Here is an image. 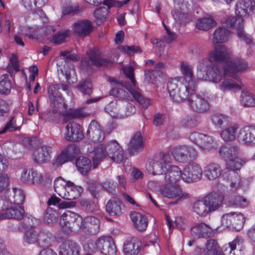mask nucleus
<instances>
[{
    "label": "nucleus",
    "instance_id": "obj_1",
    "mask_svg": "<svg viewBox=\"0 0 255 255\" xmlns=\"http://www.w3.org/2000/svg\"><path fill=\"white\" fill-rule=\"evenodd\" d=\"M242 62L246 61L240 58H233L231 50L225 45H216L208 53L207 58L202 59L198 62L196 77L198 79L218 82L222 78L221 69L213 63H224V66H227Z\"/></svg>",
    "mask_w": 255,
    "mask_h": 255
},
{
    "label": "nucleus",
    "instance_id": "obj_2",
    "mask_svg": "<svg viewBox=\"0 0 255 255\" xmlns=\"http://www.w3.org/2000/svg\"><path fill=\"white\" fill-rule=\"evenodd\" d=\"M255 9V4L252 0H239L236 4V17H230L225 22L227 26L236 29L238 37L247 44H252L253 39L244 31L243 17L250 14Z\"/></svg>",
    "mask_w": 255,
    "mask_h": 255
},
{
    "label": "nucleus",
    "instance_id": "obj_3",
    "mask_svg": "<svg viewBox=\"0 0 255 255\" xmlns=\"http://www.w3.org/2000/svg\"><path fill=\"white\" fill-rule=\"evenodd\" d=\"M248 68V64L246 62L241 63H234L233 65L224 66V71L221 70L222 75V79L218 82L219 88L225 92L242 88V83L240 78L236 77L235 74L242 73Z\"/></svg>",
    "mask_w": 255,
    "mask_h": 255
},
{
    "label": "nucleus",
    "instance_id": "obj_4",
    "mask_svg": "<svg viewBox=\"0 0 255 255\" xmlns=\"http://www.w3.org/2000/svg\"><path fill=\"white\" fill-rule=\"evenodd\" d=\"M180 177L178 166H172L170 167L164 175L165 183L159 186L158 192L165 198L178 199L182 198L184 194L178 184Z\"/></svg>",
    "mask_w": 255,
    "mask_h": 255
},
{
    "label": "nucleus",
    "instance_id": "obj_5",
    "mask_svg": "<svg viewBox=\"0 0 255 255\" xmlns=\"http://www.w3.org/2000/svg\"><path fill=\"white\" fill-rule=\"evenodd\" d=\"M93 167L96 168L101 160L107 156L117 163H121L124 160V151L118 142L112 140L106 144H100L93 151Z\"/></svg>",
    "mask_w": 255,
    "mask_h": 255
},
{
    "label": "nucleus",
    "instance_id": "obj_6",
    "mask_svg": "<svg viewBox=\"0 0 255 255\" xmlns=\"http://www.w3.org/2000/svg\"><path fill=\"white\" fill-rule=\"evenodd\" d=\"M184 78L175 77L169 80L167 90L170 99L174 102H183L189 96L190 92L196 89V86H191L184 81Z\"/></svg>",
    "mask_w": 255,
    "mask_h": 255
},
{
    "label": "nucleus",
    "instance_id": "obj_7",
    "mask_svg": "<svg viewBox=\"0 0 255 255\" xmlns=\"http://www.w3.org/2000/svg\"><path fill=\"white\" fill-rule=\"evenodd\" d=\"M171 158L169 154L160 153L156 156L148 159L146 164V169L148 173L155 176L165 174L169 168L173 165H170Z\"/></svg>",
    "mask_w": 255,
    "mask_h": 255
},
{
    "label": "nucleus",
    "instance_id": "obj_8",
    "mask_svg": "<svg viewBox=\"0 0 255 255\" xmlns=\"http://www.w3.org/2000/svg\"><path fill=\"white\" fill-rule=\"evenodd\" d=\"M124 73L130 80L131 85L128 83L125 84L124 87L127 89L135 101L141 105L144 108H147L151 104V101L142 97L139 92V89L136 85L133 76L134 68L132 66H128L123 68Z\"/></svg>",
    "mask_w": 255,
    "mask_h": 255
},
{
    "label": "nucleus",
    "instance_id": "obj_9",
    "mask_svg": "<svg viewBox=\"0 0 255 255\" xmlns=\"http://www.w3.org/2000/svg\"><path fill=\"white\" fill-rule=\"evenodd\" d=\"M188 139L200 150L205 152L212 151L217 147V142L214 138L208 134L193 132L189 134Z\"/></svg>",
    "mask_w": 255,
    "mask_h": 255
},
{
    "label": "nucleus",
    "instance_id": "obj_10",
    "mask_svg": "<svg viewBox=\"0 0 255 255\" xmlns=\"http://www.w3.org/2000/svg\"><path fill=\"white\" fill-rule=\"evenodd\" d=\"M171 154L177 161L184 163L195 159L198 155L196 149L191 145H178L172 149Z\"/></svg>",
    "mask_w": 255,
    "mask_h": 255
},
{
    "label": "nucleus",
    "instance_id": "obj_11",
    "mask_svg": "<svg viewBox=\"0 0 255 255\" xmlns=\"http://www.w3.org/2000/svg\"><path fill=\"white\" fill-rule=\"evenodd\" d=\"M180 171V180L185 182L191 183L197 181L202 178L203 171L200 165L196 162L188 164L183 171L179 167Z\"/></svg>",
    "mask_w": 255,
    "mask_h": 255
},
{
    "label": "nucleus",
    "instance_id": "obj_12",
    "mask_svg": "<svg viewBox=\"0 0 255 255\" xmlns=\"http://www.w3.org/2000/svg\"><path fill=\"white\" fill-rule=\"evenodd\" d=\"M196 89L190 92L187 98L188 105L194 111L203 112L209 108L208 97L205 94L200 95L195 93Z\"/></svg>",
    "mask_w": 255,
    "mask_h": 255
},
{
    "label": "nucleus",
    "instance_id": "obj_13",
    "mask_svg": "<svg viewBox=\"0 0 255 255\" xmlns=\"http://www.w3.org/2000/svg\"><path fill=\"white\" fill-rule=\"evenodd\" d=\"M83 191V189L82 187L76 186L70 181L66 182L65 200L67 201H65V209L74 207L76 202L72 200L78 198Z\"/></svg>",
    "mask_w": 255,
    "mask_h": 255
},
{
    "label": "nucleus",
    "instance_id": "obj_14",
    "mask_svg": "<svg viewBox=\"0 0 255 255\" xmlns=\"http://www.w3.org/2000/svg\"><path fill=\"white\" fill-rule=\"evenodd\" d=\"M245 218L240 213L231 212L223 215L222 222L226 227L232 226L236 230H240L244 224Z\"/></svg>",
    "mask_w": 255,
    "mask_h": 255
},
{
    "label": "nucleus",
    "instance_id": "obj_15",
    "mask_svg": "<svg viewBox=\"0 0 255 255\" xmlns=\"http://www.w3.org/2000/svg\"><path fill=\"white\" fill-rule=\"evenodd\" d=\"M115 61V59L107 60L103 59L101 56L97 53H94L90 51L87 53V57H84L82 60V64L83 66H89L90 67H92L94 65L97 67L101 66H108Z\"/></svg>",
    "mask_w": 255,
    "mask_h": 255
},
{
    "label": "nucleus",
    "instance_id": "obj_16",
    "mask_svg": "<svg viewBox=\"0 0 255 255\" xmlns=\"http://www.w3.org/2000/svg\"><path fill=\"white\" fill-rule=\"evenodd\" d=\"M48 239L47 233L43 231H37L32 228L26 230L23 237L24 241L28 244H34L38 242L45 243L47 242Z\"/></svg>",
    "mask_w": 255,
    "mask_h": 255
},
{
    "label": "nucleus",
    "instance_id": "obj_17",
    "mask_svg": "<svg viewBox=\"0 0 255 255\" xmlns=\"http://www.w3.org/2000/svg\"><path fill=\"white\" fill-rule=\"evenodd\" d=\"M60 90H64V84H52L48 88V95L51 106L64 104V99Z\"/></svg>",
    "mask_w": 255,
    "mask_h": 255
},
{
    "label": "nucleus",
    "instance_id": "obj_18",
    "mask_svg": "<svg viewBox=\"0 0 255 255\" xmlns=\"http://www.w3.org/2000/svg\"><path fill=\"white\" fill-rule=\"evenodd\" d=\"M20 181L27 184H40L43 180L42 175L32 169H24L20 175Z\"/></svg>",
    "mask_w": 255,
    "mask_h": 255
},
{
    "label": "nucleus",
    "instance_id": "obj_19",
    "mask_svg": "<svg viewBox=\"0 0 255 255\" xmlns=\"http://www.w3.org/2000/svg\"><path fill=\"white\" fill-rule=\"evenodd\" d=\"M240 128L239 124H231L223 129L220 133V137L225 141L239 140Z\"/></svg>",
    "mask_w": 255,
    "mask_h": 255
},
{
    "label": "nucleus",
    "instance_id": "obj_20",
    "mask_svg": "<svg viewBox=\"0 0 255 255\" xmlns=\"http://www.w3.org/2000/svg\"><path fill=\"white\" fill-rule=\"evenodd\" d=\"M74 33L81 37L89 35L93 30V26L91 21L84 19L78 21L73 25Z\"/></svg>",
    "mask_w": 255,
    "mask_h": 255
},
{
    "label": "nucleus",
    "instance_id": "obj_21",
    "mask_svg": "<svg viewBox=\"0 0 255 255\" xmlns=\"http://www.w3.org/2000/svg\"><path fill=\"white\" fill-rule=\"evenodd\" d=\"M65 135V138L74 142L81 139L83 136L80 126L74 123H70L66 126Z\"/></svg>",
    "mask_w": 255,
    "mask_h": 255
},
{
    "label": "nucleus",
    "instance_id": "obj_22",
    "mask_svg": "<svg viewBox=\"0 0 255 255\" xmlns=\"http://www.w3.org/2000/svg\"><path fill=\"white\" fill-rule=\"evenodd\" d=\"M87 135L89 139L93 142L102 141L105 137L104 132L95 121L91 122L87 131Z\"/></svg>",
    "mask_w": 255,
    "mask_h": 255
},
{
    "label": "nucleus",
    "instance_id": "obj_23",
    "mask_svg": "<svg viewBox=\"0 0 255 255\" xmlns=\"http://www.w3.org/2000/svg\"><path fill=\"white\" fill-rule=\"evenodd\" d=\"M108 80L111 85L114 86L110 92L111 95L124 100H135L132 95H131V96H129L126 91L120 88L123 87L122 83L116 81L113 78H109Z\"/></svg>",
    "mask_w": 255,
    "mask_h": 255
},
{
    "label": "nucleus",
    "instance_id": "obj_24",
    "mask_svg": "<svg viewBox=\"0 0 255 255\" xmlns=\"http://www.w3.org/2000/svg\"><path fill=\"white\" fill-rule=\"evenodd\" d=\"M179 69L183 76L178 77L184 78L185 80L184 82L191 86H196L193 66L186 61H182L180 63Z\"/></svg>",
    "mask_w": 255,
    "mask_h": 255
},
{
    "label": "nucleus",
    "instance_id": "obj_25",
    "mask_svg": "<svg viewBox=\"0 0 255 255\" xmlns=\"http://www.w3.org/2000/svg\"><path fill=\"white\" fill-rule=\"evenodd\" d=\"M51 147L42 146L36 149L32 154V158L35 163H45L50 158Z\"/></svg>",
    "mask_w": 255,
    "mask_h": 255
},
{
    "label": "nucleus",
    "instance_id": "obj_26",
    "mask_svg": "<svg viewBox=\"0 0 255 255\" xmlns=\"http://www.w3.org/2000/svg\"><path fill=\"white\" fill-rule=\"evenodd\" d=\"M210 212L217 210L221 205L224 196L218 193H211L204 197Z\"/></svg>",
    "mask_w": 255,
    "mask_h": 255
},
{
    "label": "nucleus",
    "instance_id": "obj_27",
    "mask_svg": "<svg viewBox=\"0 0 255 255\" xmlns=\"http://www.w3.org/2000/svg\"><path fill=\"white\" fill-rule=\"evenodd\" d=\"M232 34L226 27H220L215 29L212 34V43L214 44L227 42L231 37Z\"/></svg>",
    "mask_w": 255,
    "mask_h": 255
},
{
    "label": "nucleus",
    "instance_id": "obj_28",
    "mask_svg": "<svg viewBox=\"0 0 255 255\" xmlns=\"http://www.w3.org/2000/svg\"><path fill=\"white\" fill-rule=\"evenodd\" d=\"M203 171L205 177L208 180L213 181L221 175L222 170L218 164L210 163L206 165Z\"/></svg>",
    "mask_w": 255,
    "mask_h": 255
},
{
    "label": "nucleus",
    "instance_id": "obj_29",
    "mask_svg": "<svg viewBox=\"0 0 255 255\" xmlns=\"http://www.w3.org/2000/svg\"><path fill=\"white\" fill-rule=\"evenodd\" d=\"M124 206L118 198H111L107 203L106 211L111 216H119L123 214Z\"/></svg>",
    "mask_w": 255,
    "mask_h": 255
},
{
    "label": "nucleus",
    "instance_id": "obj_30",
    "mask_svg": "<svg viewBox=\"0 0 255 255\" xmlns=\"http://www.w3.org/2000/svg\"><path fill=\"white\" fill-rule=\"evenodd\" d=\"M238 147L236 145L224 144L219 149V153L221 157L228 162L236 157L238 153Z\"/></svg>",
    "mask_w": 255,
    "mask_h": 255
},
{
    "label": "nucleus",
    "instance_id": "obj_31",
    "mask_svg": "<svg viewBox=\"0 0 255 255\" xmlns=\"http://www.w3.org/2000/svg\"><path fill=\"white\" fill-rule=\"evenodd\" d=\"M212 231L213 229L210 227L203 223L195 226L191 229V234L195 238L210 237L212 234Z\"/></svg>",
    "mask_w": 255,
    "mask_h": 255
},
{
    "label": "nucleus",
    "instance_id": "obj_32",
    "mask_svg": "<svg viewBox=\"0 0 255 255\" xmlns=\"http://www.w3.org/2000/svg\"><path fill=\"white\" fill-rule=\"evenodd\" d=\"M188 9L187 3L184 2L181 3L177 2L175 6V10L172 12V16L175 20L180 23L187 22L186 12Z\"/></svg>",
    "mask_w": 255,
    "mask_h": 255
},
{
    "label": "nucleus",
    "instance_id": "obj_33",
    "mask_svg": "<svg viewBox=\"0 0 255 255\" xmlns=\"http://www.w3.org/2000/svg\"><path fill=\"white\" fill-rule=\"evenodd\" d=\"M131 219L134 227L139 231L145 230L147 226L148 220L147 217L141 213L133 212L130 214Z\"/></svg>",
    "mask_w": 255,
    "mask_h": 255
},
{
    "label": "nucleus",
    "instance_id": "obj_34",
    "mask_svg": "<svg viewBox=\"0 0 255 255\" xmlns=\"http://www.w3.org/2000/svg\"><path fill=\"white\" fill-rule=\"evenodd\" d=\"M124 101H117L112 102L106 107V111L114 118H123Z\"/></svg>",
    "mask_w": 255,
    "mask_h": 255
},
{
    "label": "nucleus",
    "instance_id": "obj_35",
    "mask_svg": "<svg viewBox=\"0 0 255 255\" xmlns=\"http://www.w3.org/2000/svg\"><path fill=\"white\" fill-rule=\"evenodd\" d=\"M80 228L82 230L87 229L91 233H96L99 228V221L93 216L86 217L83 222L81 221Z\"/></svg>",
    "mask_w": 255,
    "mask_h": 255
},
{
    "label": "nucleus",
    "instance_id": "obj_36",
    "mask_svg": "<svg viewBox=\"0 0 255 255\" xmlns=\"http://www.w3.org/2000/svg\"><path fill=\"white\" fill-rule=\"evenodd\" d=\"M140 242L135 238L127 240L124 244V252L126 255H137L139 251Z\"/></svg>",
    "mask_w": 255,
    "mask_h": 255
},
{
    "label": "nucleus",
    "instance_id": "obj_37",
    "mask_svg": "<svg viewBox=\"0 0 255 255\" xmlns=\"http://www.w3.org/2000/svg\"><path fill=\"white\" fill-rule=\"evenodd\" d=\"M24 210L21 206L15 205L10 208L7 207L3 216L6 219L21 220L24 214Z\"/></svg>",
    "mask_w": 255,
    "mask_h": 255
},
{
    "label": "nucleus",
    "instance_id": "obj_38",
    "mask_svg": "<svg viewBox=\"0 0 255 255\" xmlns=\"http://www.w3.org/2000/svg\"><path fill=\"white\" fill-rule=\"evenodd\" d=\"M143 148V142L141 134L137 132L132 137L129 143L128 148L131 153L138 152Z\"/></svg>",
    "mask_w": 255,
    "mask_h": 255
},
{
    "label": "nucleus",
    "instance_id": "obj_39",
    "mask_svg": "<svg viewBox=\"0 0 255 255\" xmlns=\"http://www.w3.org/2000/svg\"><path fill=\"white\" fill-rule=\"evenodd\" d=\"M51 107L53 109L49 113V121L54 124H58L60 122L64 123V104Z\"/></svg>",
    "mask_w": 255,
    "mask_h": 255
},
{
    "label": "nucleus",
    "instance_id": "obj_40",
    "mask_svg": "<svg viewBox=\"0 0 255 255\" xmlns=\"http://www.w3.org/2000/svg\"><path fill=\"white\" fill-rule=\"evenodd\" d=\"M216 24V22L211 15H205L198 18L196 22V27L202 30H207Z\"/></svg>",
    "mask_w": 255,
    "mask_h": 255
},
{
    "label": "nucleus",
    "instance_id": "obj_41",
    "mask_svg": "<svg viewBox=\"0 0 255 255\" xmlns=\"http://www.w3.org/2000/svg\"><path fill=\"white\" fill-rule=\"evenodd\" d=\"M211 121L215 128H222L224 126L230 124L231 118L226 115L216 113L211 116Z\"/></svg>",
    "mask_w": 255,
    "mask_h": 255
},
{
    "label": "nucleus",
    "instance_id": "obj_42",
    "mask_svg": "<svg viewBox=\"0 0 255 255\" xmlns=\"http://www.w3.org/2000/svg\"><path fill=\"white\" fill-rule=\"evenodd\" d=\"M193 211L197 215L201 217H204L210 213L204 197L194 203Z\"/></svg>",
    "mask_w": 255,
    "mask_h": 255
},
{
    "label": "nucleus",
    "instance_id": "obj_43",
    "mask_svg": "<svg viewBox=\"0 0 255 255\" xmlns=\"http://www.w3.org/2000/svg\"><path fill=\"white\" fill-rule=\"evenodd\" d=\"M224 178L230 182L231 187L233 189H237L242 186V182L239 175L234 171H228L223 174Z\"/></svg>",
    "mask_w": 255,
    "mask_h": 255
},
{
    "label": "nucleus",
    "instance_id": "obj_44",
    "mask_svg": "<svg viewBox=\"0 0 255 255\" xmlns=\"http://www.w3.org/2000/svg\"><path fill=\"white\" fill-rule=\"evenodd\" d=\"M82 220L81 217L75 213L71 212L69 210L65 211V230L66 227H68L70 230L73 228L70 226L71 223H73V225L76 224L79 226V223L81 222Z\"/></svg>",
    "mask_w": 255,
    "mask_h": 255
},
{
    "label": "nucleus",
    "instance_id": "obj_45",
    "mask_svg": "<svg viewBox=\"0 0 255 255\" xmlns=\"http://www.w3.org/2000/svg\"><path fill=\"white\" fill-rule=\"evenodd\" d=\"M76 165L79 172L82 174H86L92 167L90 160L83 156L79 157L76 159Z\"/></svg>",
    "mask_w": 255,
    "mask_h": 255
},
{
    "label": "nucleus",
    "instance_id": "obj_46",
    "mask_svg": "<svg viewBox=\"0 0 255 255\" xmlns=\"http://www.w3.org/2000/svg\"><path fill=\"white\" fill-rule=\"evenodd\" d=\"M204 253L206 255H223L217 242L214 240L208 241Z\"/></svg>",
    "mask_w": 255,
    "mask_h": 255
},
{
    "label": "nucleus",
    "instance_id": "obj_47",
    "mask_svg": "<svg viewBox=\"0 0 255 255\" xmlns=\"http://www.w3.org/2000/svg\"><path fill=\"white\" fill-rule=\"evenodd\" d=\"M227 204L229 206L246 208L248 205V201L245 198L242 196H231L228 199Z\"/></svg>",
    "mask_w": 255,
    "mask_h": 255
},
{
    "label": "nucleus",
    "instance_id": "obj_48",
    "mask_svg": "<svg viewBox=\"0 0 255 255\" xmlns=\"http://www.w3.org/2000/svg\"><path fill=\"white\" fill-rule=\"evenodd\" d=\"M240 101L244 107L255 106V96L248 92H242L240 96Z\"/></svg>",
    "mask_w": 255,
    "mask_h": 255
},
{
    "label": "nucleus",
    "instance_id": "obj_49",
    "mask_svg": "<svg viewBox=\"0 0 255 255\" xmlns=\"http://www.w3.org/2000/svg\"><path fill=\"white\" fill-rule=\"evenodd\" d=\"M11 89V83L7 74H3L0 77V93L8 95Z\"/></svg>",
    "mask_w": 255,
    "mask_h": 255
},
{
    "label": "nucleus",
    "instance_id": "obj_50",
    "mask_svg": "<svg viewBox=\"0 0 255 255\" xmlns=\"http://www.w3.org/2000/svg\"><path fill=\"white\" fill-rule=\"evenodd\" d=\"M165 65L163 62H158L155 64L154 69L151 71H145V80L149 83L153 84L154 82V79L155 76H154V73L160 72V71L164 69Z\"/></svg>",
    "mask_w": 255,
    "mask_h": 255
},
{
    "label": "nucleus",
    "instance_id": "obj_51",
    "mask_svg": "<svg viewBox=\"0 0 255 255\" xmlns=\"http://www.w3.org/2000/svg\"><path fill=\"white\" fill-rule=\"evenodd\" d=\"M12 199H9V202L13 203L15 205L20 206L25 199V195L22 190L17 188H13Z\"/></svg>",
    "mask_w": 255,
    "mask_h": 255
},
{
    "label": "nucleus",
    "instance_id": "obj_52",
    "mask_svg": "<svg viewBox=\"0 0 255 255\" xmlns=\"http://www.w3.org/2000/svg\"><path fill=\"white\" fill-rule=\"evenodd\" d=\"M80 247L76 243L72 241L65 242V255H79Z\"/></svg>",
    "mask_w": 255,
    "mask_h": 255
},
{
    "label": "nucleus",
    "instance_id": "obj_53",
    "mask_svg": "<svg viewBox=\"0 0 255 255\" xmlns=\"http://www.w3.org/2000/svg\"><path fill=\"white\" fill-rule=\"evenodd\" d=\"M89 114L83 109H70L65 112V120L67 119L81 118L87 117Z\"/></svg>",
    "mask_w": 255,
    "mask_h": 255
},
{
    "label": "nucleus",
    "instance_id": "obj_54",
    "mask_svg": "<svg viewBox=\"0 0 255 255\" xmlns=\"http://www.w3.org/2000/svg\"><path fill=\"white\" fill-rule=\"evenodd\" d=\"M245 163L246 161L237 155L235 157L230 159L227 162V165L229 169L237 170L240 169Z\"/></svg>",
    "mask_w": 255,
    "mask_h": 255
},
{
    "label": "nucleus",
    "instance_id": "obj_55",
    "mask_svg": "<svg viewBox=\"0 0 255 255\" xmlns=\"http://www.w3.org/2000/svg\"><path fill=\"white\" fill-rule=\"evenodd\" d=\"M108 10L105 7H100L97 8L94 12L95 20L98 24H101L106 19Z\"/></svg>",
    "mask_w": 255,
    "mask_h": 255
},
{
    "label": "nucleus",
    "instance_id": "obj_56",
    "mask_svg": "<svg viewBox=\"0 0 255 255\" xmlns=\"http://www.w3.org/2000/svg\"><path fill=\"white\" fill-rule=\"evenodd\" d=\"M58 217V212L52 208L48 207L46 211L44 220L47 224H51L56 222Z\"/></svg>",
    "mask_w": 255,
    "mask_h": 255
},
{
    "label": "nucleus",
    "instance_id": "obj_57",
    "mask_svg": "<svg viewBox=\"0 0 255 255\" xmlns=\"http://www.w3.org/2000/svg\"><path fill=\"white\" fill-rule=\"evenodd\" d=\"M18 129L19 127L16 125V121L15 118L11 117L2 129L0 130V134L4 133L7 131H12Z\"/></svg>",
    "mask_w": 255,
    "mask_h": 255
},
{
    "label": "nucleus",
    "instance_id": "obj_58",
    "mask_svg": "<svg viewBox=\"0 0 255 255\" xmlns=\"http://www.w3.org/2000/svg\"><path fill=\"white\" fill-rule=\"evenodd\" d=\"M78 88L85 94L90 95L92 92V84L88 79L81 81L78 85Z\"/></svg>",
    "mask_w": 255,
    "mask_h": 255
},
{
    "label": "nucleus",
    "instance_id": "obj_59",
    "mask_svg": "<svg viewBox=\"0 0 255 255\" xmlns=\"http://www.w3.org/2000/svg\"><path fill=\"white\" fill-rule=\"evenodd\" d=\"M129 0H123L122 1H116L115 0H102V3L108 8H111L113 6L121 7L124 5L127 4Z\"/></svg>",
    "mask_w": 255,
    "mask_h": 255
},
{
    "label": "nucleus",
    "instance_id": "obj_60",
    "mask_svg": "<svg viewBox=\"0 0 255 255\" xmlns=\"http://www.w3.org/2000/svg\"><path fill=\"white\" fill-rule=\"evenodd\" d=\"M77 153V149L74 145H70L67 147L65 151V162L71 161L74 159Z\"/></svg>",
    "mask_w": 255,
    "mask_h": 255
},
{
    "label": "nucleus",
    "instance_id": "obj_61",
    "mask_svg": "<svg viewBox=\"0 0 255 255\" xmlns=\"http://www.w3.org/2000/svg\"><path fill=\"white\" fill-rule=\"evenodd\" d=\"M118 50L128 55H131L136 52L140 53L141 52L139 47L135 46H128L127 45H122L119 47Z\"/></svg>",
    "mask_w": 255,
    "mask_h": 255
},
{
    "label": "nucleus",
    "instance_id": "obj_62",
    "mask_svg": "<svg viewBox=\"0 0 255 255\" xmlns=\"http://www.w3.org/2000/svg\"><path fill=\"white\" fill-rule=\"evenodd\" d=\"M65 79L68 85H71L77 81L75 71L73 67L69 68L65 73Z\"/></svg>",
    "mask_w": 255,
    "mask_h": 255
},
{
    "label": "nucleus",
    "instance_id": "obj_63",
    "mask_svg": "<svg viewBox=\"0 0 255 255\" xmlns=\"http://www.w3.org/2000/svg\"><path fill=\"white\" fill-rule=\"evenodd\" d=\"M125 102H124L123 111V118L130 116L134 114L135 112V108L133 105L130 103H127L126 105Z\"/></svg>",
    "mask_w": 255,
    "mask_h": 255
},
{
    "label": "nucleus",
    "instance_id": "obj_64",
    "mask_svg": "<svg viewBox=\"0 0 255 255\" xmlns=\"http://www.w3.org/2000/svg\"><path fill=\"white\" fill-rule=\"evenodd\" d=\"M51 43L56 45H60L64 41V31H60L53 35L49 39Z\"/></svg>",
    "mask_w": 255,
    "mask_h": 255
}]
</instances>
